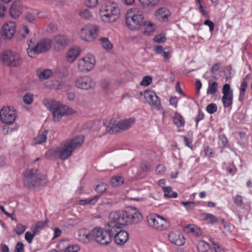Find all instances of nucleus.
I'll return each mask as SVG.
<instances>
[{
  "instance_id": "f257e3e1",
  "label": "nucleus",
  "mask_w": 252,
  "mask_h": 252,
  "mask_svg": "<svg viewBox=\"0 0 252 252\" xmlns=\"http://www.w3.org/2000/svg\"><path fill=\"white\" fill-rule=\"evenodd\" d=\"M109 220L106 225L107 231L112 238L119 230H122V225L138 223L142 220V216L138 209L131 207L126 211L112 212Z\"/></svg>"
},
{
  "instance_id": "f03ea898",
  "label": "nucleus",
  "mask_w": 252,
  "mask_h": 252,
  "mask_svg": "<svg viewBox=\"0 0 252 252\" xmlns=\"http://www.w3.org/2000/svg\"><path fill=\"white\" fill-rule=\"evenodd\" d=\"M44 104L52 112L53 121L59 122L63 116L71 115L76 113L75 110L54 100L45 99Z\"/></svg>"
},
{
  "instance_id": "7ed1b4c3",
  "label": "nucleus",
  "mask_w": 252,
  "mask_h": 252,
  "mask_svg": "<svg viewBox=\"0 0 252 252\" xmlns=\"http://www.w3.org/2000/svg\"><path fill=\"white\" fill-rule=\"evenodd\" d=\"M99 13L101 20L105 23L114 22L120 16L118 4L114 1H108L103 4Z\"/></svg>"
},
{
  "instance_id": "20e7f679",
  "label": "nucleus",
  "mask_w": 252,
  "mask_h": 252,
  "mask_svg": "<svg viewBox=\"0 0 252 252\" xmlns=\"http://www.w3.org/2000/svg\"><path fill=\"white\" fill-rule=\"evenodd\" d=\"M84 142V137L79 135L71 140H66L58 147L59 158L64 160L67 159L75 149L81 147Z\"/></svg>"
},
{
  "instance_id": "39448f33",
  "label": "nucleus",
  "mask_w": 252,
  "mask_h": 252,
  "mask_svg": "<svg viewBox=\"0 0 252 252\" xmlns=\"http://www.w3.org/2000/svg\"><path fill=\"white\" fill-rule=\"evenodd\" d=\"M24 185L30 189H33L46 184V177L36 169L27 170L24 176Z\"/></svg>"
},
{
  "instance_id": "423d86ee",
  "label": "nucleus",
  "mask_w": 252,
  "mask_h": 252,
  "mask_svg": "<svg viewBox=\"0 0 252 252\" xmlns=\"http://www.w3.org/2000/svg\"><path fill=\"white\" fill-rule=\"evenodd\" d=\"M142 11L134 7L127 10L126 15V22L128 28L131 30H138L143 24Z\"/></svg>"
},
{
  "instance_id": "0eeeda50",
  "label": "nucleus",
  "mask_w": 252,
  "mask_h": 252,
  "mask_svg": "<svg viewBox=\"0 0 252 252\" xmlns=\"http://www.w3.org/2000/svg\"><path fill=\"white\" fill-rule=\"evenodd\" d=\"M134 122L135 119L134 118L126 119L116 123H115L114 120L112 119L108 125H106L107 123L104 121L103 127L105 128V131L103 132V135L106 132L113 134L125 131L129 129Z\"/></svg>"
},
{
  "instance_id": "6e6552de",
  "label": "nucleus",
  "mask_w": 252,
  "mask_h": 252,
  "mask_svg": "<svg viewBox=\"0 0 252 252\" xmlns=\"http://www.w3.org/2000/svg\"><path fill=\"white\" fill-rule=\"evenodd\" d=\"M28 43V48L27 51L28 56L30 58H35L38 54L48 51L52 47V40L49 38H44L35 45L32 40Z\"/></svg>"
},
{
  "instance_id": "1a4fd4ad",
  "label": "nucleus",
  "mask_w": 252,
  "mask_h": 252,
  "mask_svg": "<svg viewBox=\"0 0 252 252\" xmlns=\"http://www.w3.org/2000/svg\"><path fill=\"white\" fill-rule=\"evenodd\" d=\"M1 60L4 64L12 67L18 66L23 63V60L18 53L8 50L3 52Z\"/></svg>"
},
{
  "instance_id": "9d476101",
  "label": "nucleus",
  "mask_w": 252,
  "mask_h": 252,
  "mask_svg": "<svg viewBox=\"0 0 252 252\" xmlns=\"http://www.w3.org/2000/svg\"><path fill=\"white\" fill-rule=\"evenodd\" d=\"M147 221L150 226L158 230L166 229L169 225L166 218L156 214L149 215L147 217Z\"/></svg>"
},
{
  "instance_id": "9b49d317",
  "label": "nucleus",
  "mask_w": 252,
  "mask_h": 252,
  "mask_svg": "<svg viewBox=\"0 0 252 252\" xmlns=\"http://www.w3.org/2000/svg\"><path fill=\"white\" fill-rule=\"evenodd\" d=\"M95 63V59L91 54H87L78 62V69L80 72H88L93 69Z\"/></svg>"
},
{
  "instance_id": "f8f14e48",
  "label": "nucleus",
  "mask_w": 252,
  "mask_h": 252,
  "mask_svg": "<svg viewBox=\"0 0 252 252\" xmlns=\"http://www.w3.org/2000/svg\"><path fill=\"white\" fill-rule=\"evenodd\" d=\"M93 239L101 245L110 244L112 241L111 236L105 229L96 227L93 229Z\"/></svg>"
},
{
  "instance_id": "ddd939ff",
  "label": "nucleus",
  "mask_w": 252,
  "mask_h": 252,
  "mask_svg": "<svg viewBox=\"0 0 252 252\" xmlns=\"http://www.w3.org/2000/svg\"><path fill=\"white\" fill-rule=\"evenodd\" d=\"M74 84L78 89L89 90L94 87L95 83L92 77L85 75L77 77L75 80Z\"/></svg>"
},
{
  "instance_id": "4468645a",
  "label": "nucleus",
  "mask_w": 252,
  "mask_h": 252,
  "mask_svg": "<svg viewBox=\"0 0 252 252\" xmlns=\"http://www.w3.org/2000/svg\"><path fill=\"white\" fill-rule=\"evenodd\" d=\"M16 112L13 108L4 107L0 111V119L6 124H12L16 118Z\"/></svg>"
},
{
  "instance_id": "2eb2a0df",
  "label": "nucleus",
  "mask_w": 252,
  "mask_h": 252,
  "mask_svg": "<svg viewBox=\"0 0 252 252\" xmlns=\"http://www.w3.org/2000/svg\"><path fill=\"white\" fill-rule=\"evenodd\" d=\"M147 102L152 107L157 109H160L161 105L159 97L153 91L146 90L143 94Z\"/></svg>"
},
{
  "instance_id": "dca6fc26",
  "label": "nucleus",
  "mask_w": 252,
  "mask_h": 252,
  "mask_svg": "<svg viewBox=\"0 0 252 252\" xmlns=\"http://www.w3.org/2000/svg\"><path fill=\"white\" fill-rule=\"evenodd\" d=\"M52 40L53 47L56 51H61L65 49L69 43L68 38L65 35L58 34L54 36Z\"/></svg>"
},
{
  "instance_id": "f3484780",
  "label": "nucleus",
  "mask_w": 252,
  "mask_h": 252,
  "mask_svg": "<svg viewBox=\"0 0 252 252\" xmlns=\"http://www.w3.org/2000/svg\"><path fill=\"white\" fill-rule=\"evenodd\" d=\"M16 24L13 22L5 23L1 28V34L5 39H11L15 32Z\"/></svg>"
},
{
  "instance_id": "a211bd4d",
  "label": "nucleus",
  "mask_w": 252,
  "mask_h": 252,
  "mask_svg": "<svg viewBox=\"0 0 252 252\" xmlns=\"http://www.w3.org/2000/svg\"><path fill=\"white\" fill-rule=\"evenodd\" d=\"M169 241L179 246L183 245L185 243V239L183 235L179 231L171 232L168 235Z\"/></svg>"
},
{
  "instance_id": "6ab92c4d",
  "label": "nucleus",
  "mask_w": 252,
  "mask_h": 252,
  "mask_svg": "<svg viewBox=\"0 0 252 252\" xmlns=\"http://www.w3.org/2000/svg\"><path fill=\"white\" fill-rule=\"evenodd\" d=\"M170 11L165 7H161L158 9L155 13L156 19L161 22H166L168 17L170 16Z\"/></svg>"
},
{
  "instance_id": "aec40b11",
  "label": "nucleus",
  "mask_w": 252,
  "mask_h": 252,
  "mask_svg": "<svg viewBox=\"0 0 252 252\" xmlns=\"http://www.w3.org/2000/svg\"><path fill=\"white\" fill-rule=\"evenodd\" d=\"M22 4L20 1H15L12 4L10 8V15L14 19L18 18L22 13Z\"/></svg>"
},
{
  "instance_id": "412c9836",
  "label": "nucleus",
  "mask_w": 252,
  "mask_h": 252,
  "mask_svg": "<svg viewBox=\"0 0 252 252\" xmlns=\"http://www.w3.org/2000/svg\"><path fill=\"white\" fill-rule=\"evenodd\" d=\"M78 239L83 243H87L93 239V230L91 232L85 229H80L78 231Z\"/></svg>"
},
{
  "instance_id": "4be33fe9",
  "label": "nucleus",
  "mask_w": 252,
  "mask_h": 252,
  "mask_svg": "<svg viewBox=\"0 0 252 252\" xmlns=\"http://www.w3.org/2000/svg\"><path fill=\"white\" fill-rule=\"evenodd\" d=\"M128 239V234L125 230H119L114 236V241L118 245H123Z\"/></svg>"
},
{
  "instance_id": "5701e85b",
  "label": "nucleus",
  "mask_w": 252,
  "mask_h": 252,
  "mask_svg": "<svg viewBox=\"0 0 252 252\" xmlns=\"http://www.w3.org/2000/svg\"><path fill=\"white\" fill-rule=\"evenodd\" d=\"M80 54L78 48H73L69 50L67 53L66 59L70 63L74 62Z\"/></svg>"
},
{
  "instance_id": "b1692460",
  "label": "nucleus",
  "mask_w": 252,
  "mask_h": 252,
  "mask_svg": "<svg viewBox=\"0 0 252 252\" xmlns=\"http://www.w3.org/2000/svg\"><path fill=\"white\" fill-rule=\"evenodd\" d=\"M47 130H43L39 132L38 135L33 140L34 145L41 144L45 142L47 140Z\"/></svg>"
},
{
  "instance_id": "393cba45",
  "label": "nucleus",
  "mask_w": 252,
  "mask_h": 252,
  "mask_svg": "<svg viewBox=\"0 0 252 252\" xmlns=\"http://www.w3.org/2000/svg\"><path fill=\"white\" fill-rule=\"evenodd\" d=\"M196 5L201 15L205 18H208L209 14L206 10V6L203 0H195Z\"/></svg>"
},
{
  "instance_id": "a878e982",
  "label": "nucleus",
  "mask_w": 252,
  "mask_h": 252,
  "mask_svg": "<svg viewBox=\"0 0 252 252\" xmlns=\"http://www.w3.org/2000/svg\"><path fill=\"white\" fill-rule=\"evenodd\" d=\"M40 12H37L35 10L28 11L25 16V19L30 23L34 24L36 19V15H39Z\"/></svg>"
},
{
  "instance_id": "bb28decb",
  "label": "nucleus",
  "mask_w": 252,
  "mask_h": 252,
  "mask_svg": "<svg viewBox=\"0 0 252 252\" xmlns=\"http://www.w3.org/2000/svg\"><path fill=\"white\" fill-rule=\"evenodd\" d=\"M37 75L40 80L48 79L52 74V71L49 69H38L37 71Z\"/></svg>"
},
{
  "instance_id": "cd10ccee",
  "label": "nucleus",
  "mask_w": 252,
  "mask_h": 252,
  "mask_svg": "<svg viewBox=\"0 0 252 252\" xmlns=\"http://www.w3.org/2000/svg\"><path fill=\"white\" fill-rule=\"evenodd\" d=\"M45 157L48 160H55L59 158L58 148L49 150L45 154Z\"/></svg>"
},
{
  "instance_id": "c85d7f7f",
  "label": "nucleus",
  "mask_w": 252,
  "mask_h": 252,
  "mask_svg": "<svg viewBox=\"0 0 252 252\" xmlns=\"http://www.w3.org/2000/svg\"><path fill=\"white\" fill-rule=\"evenodd\" d=\"M79 33L82 39L86 41L90 42L91 39H90L89 25L82 28Z\"/></svg>"
},
{
  "instance_id": "c756f323",
  "label": "nucleus",
  "mask_w": 252,
  "mask_h": 252,
  "mask_svg": "<svg viewBox=\"0 0 252 252\" xmlns=\"http://www.w3.org/2000/svg\"><path fill=\"white\" fill-rule=\"evenodd\" d=\"M143 28L144 30L143 31V32L147 35L149 34L151 32H153L155 29V25L150 21H146L145 22H143Z\"/></svg>"
},
{
  "instance_id": "7c9ffc66",
  "label": "nucleus",
  "mask_w": 252,
  "mask_h": 252,
  "mask_svg": "<svg viewBox=\"0 0 252 252\" xmlns=\"http://www.w3.org/2000/svg\"><path fill=\"white\" fill-rule=\"evenodd\" d=\"M47 222L48 221L47 220L45 221H38L36 224L32 226L31 230L32 232H34V234H37L46 225H47Z\"/></svg>"
},
{
  "instance_id": "2f4dec72",
  "label": "nucleus",
  "mask_w": 252,
  "mask_h": 252,
  "mask_svg": "<svg viewBox=\"0 0 252 252\" xmlns=\"http://www.w3.org/2000/svg\"><path fill=\"white\" fill-rule=\"evenodd\" d=\"M222 101L224 107H231L233 103V94L223 95Z\"/></svg>"
},
{
  "instance_id": "473e14b6",
  "label": "nucleus",
  "mask_w": 252,
  "mask_h": 252,
  "mask_svg": "<svg viewBox=\"0 0 252 252\" xmlns=\"http://www.w3.org/2000/svg\"><path fill=\"white\" fill-rule=\"evenodd\" d=\"M99 197V195H95L92 197L79 200L78 201V204L82 205L86 204L94 205L97 202Z\"/></svg>"
},
{
  "instance_id": "72a5a7b5",
  "label": "nucleus",
  "mask_w": 252,
  "mask_h": 252,
  "mask_svg": "<svg viewBox=\"0 0 252 252\" xmlns=\"http://www.w3.org/2000/svg\"><path fill=\"white\" fill-rule=\"evenodd\" d=\"M124 183V178L121 176H114L111 178V184L114 187L122 186Z\"/></svg>"
},
{
  "instance_id": "f704fd0d",
  "label": "nucleus",
  "mask_w": 252,
  "mask_h": 252,
  "mask_svg": "<svg viewBox=\"0 0 252 252\" xmlns=\"http://www.w3.org/2000/svg\"><path fill=\"white\" fill-rule=\"evenodd\" d=\"M173 121L175 125L178 127L183 126L185 121L183 117L178 113H175L173 116Z\"/></svg>"
},
{
  "instance_id": "c9c22d12",
  "label": "nucleus",
  "mask_w": 252,
  "mask_h": 252,
  "mask_svg": "<svg viewBox=\"0 0 252 252\" xmlns=\"http://www.w3.org/2000/svg\"><path fill=\"white\" fill-rule=\"evenodd\" d=\"M89 29L90 41H92L97 36L99 28L97 26L92 25L89 26Z\"/></svg>"
},
{
  "instance_id": "e433bc0d",
  "label": "nucleus",
  "mask_w": 252,
  "mask_h": 252,
  "mask_svg": "<svg viewBox=\"0 0 252 252\" xmlns=\"http://www.w3.org/2000/svg\"><path fill=\"white\" fill-rule=\"evenodd\" d=\"M218 85L217 82H209L208 87L207 90V94L208 95H214L218 91Z\"/></svg>"
},
{
  "instance_id": "4c0bfd02",
  "label": "nucleus",
  "mask_w": 252,
  "mask_h": 252,
  "mask_svg": "<svg viewBox=\"0 0 252 252\" xmlns=\"http://www.w3.org/2000/svg\"><path fill=\"white\" fill-rule=\"evenodd\" d=\"M101 45L103 48L106 50L109 51L113 48V45L107 37H101L99 39Z\"/></svg>"
},
{
  "instance_id": "58836bf2",
  "label": "nucleus",
  "mask_w": 252,
  "mask_h": 252,
  "mask_svg": "<svg viewBox=\"0 0 252 252\" xmlns=\"http://www.w3.org/2000/svg\"><path fill=\"white\" fill-rule=\"evenodd\" d=\"M77 14L81 18L84 19H89L92 17V13L87 9L80 10L77 12Z\"/></svg>"
},
{
  "instance_id": "ea45409f",
  "label": "nucleus",
  "mask_w": 252,
  "mask_h": 252,
  "mask_svg": "<svg viewBox=\"0 0 252 252\" xmlns=\"http://www.w3.org/2000/svg\"><path fill=\"white\" fill-rule=\"evenodd\" d=\"M248 87V84L245 82H242L240 88V94L239 96V100L240 101L242 102L245 97V91Z\"/></svg>"
},
{
  "instance_id": "a19ab883",
  "label": "nucleus",
  "mask_w": 252,
  "mask_h": 252,
  "mask_svg": "<svg viewBox=\"0 0 252 252\" xmlns=\"http://www.w3.org/2000/svg\"><path fill=\"white\" fill-rule=\"evenodd\" d=\"M204 220L211 224H214L218 222V219L214 215L209 213L204 214Z\"/></svg>"
},
{
  "instance_id": "79ce46f5",
  "label": "nucleus",
  "mask_w": 252,
  "mask_h": 252,
  "mask_svg": "<svg viewBox=\"0 0 252 252\" xmlns=\"http://www.w3.org/2000/svg\"><path fill=\"white\" fill-rule=\"evenodd\" d=\"M160 0H139V1L144 5L153 6L157 5Z\"/></svg>"
},
{
  "instance_id": "37998d69",
  "label": "nucleus",
  "mask_w": 252,
  "mask_h": 252,
  "mask_svg": "<svg viewBox=\"0 0 252 252\" xmlns=\"http://www.w3.org/2000/svg\"><path fill=\"white\" fill-rule=\"evenodd\" d=\"M26 226L24 225L21 223H19L16 225L15 228V231L18 235H20L24 233L26 229Z\"/></svg>"
},
{
  "instance_id": "c03bdc74",
  "label": "nucleus",
  "mask_w": 252,
  "mask_h": 252,
  "mask_svg": "<svg viewBox=\"0 0 252 252\" xmlns=\"http://www.w3.org/2000/svg\"><path fill=\"white\" fill-rule=\"evenodd\" d=\"M80 248L77 245H72L67 246L64 250V252H78Z\"/></svg>"
},
{
  "instance_id": "a18cd8bd",
  "label": "nucleus",
  "mask_w": 252,
  "mask_h": 252,
  "mask_svg": "<svg viewBox=\"0 0 252 252\" xmlns=\"http://www.w3.org/2000/svg\"><path fill=\"white\" fill-rule=\"evenodd\" d=\"M107 189V185L103 183H100L95 187V190L99 193L104 192Z\"/></svg>"
},
{
  "instance_id": "49530a36",
  "label": "nucleus",
  "mask_w": 252,
  "mask_h": 252,
  "mask_svg": "<svg viewBox=\"0 0 252 252\" xmlns=\"http://www.w3.org/2000/svg\"><path fill=\"white\" fill-rule=\"evenodd\" d=\"M152 82V77L149 76H146L143 78L142 80L140 82V85L144 87L148 86L151 84Z\"/></svg>"
},
{
  "instance_id": "de8ad7c7",
  "label": "nucleus",
  "mask_w": 252,
  "mask_h": 252,
  "mask_svg": "<svg viewBox=\"0 0 252 252\" xmlns=\"http://www.w3.org/2000/svg\"><path fill=\"white\" fill-rule=\"evenodd\" d=\"M206 111L209 114H213L217 111V105L215 103L209 104L206 107Z\"/></svg>"
},
{
  "instance_id": "09e8293b",
  "label": "nucleus",
  "mask_w": 252,
  "mask_h": 252,
  "mask_svg": "<svg viewBox=\"0 0 252 252\" xmlns=\"http://www.w3.org/2000/svg\"><path fill=\"white\" fill-rule=\"evenodd\" d=\"M172 52L169 48H164L161 55L165 61H168L171 57Z\"/></svg>"
},
{
  "instance_id": "8fccbe9b",
  "label": "nucleus",
  "mask_w": 252,
  "mask_h": 252,
  "mask_svg": "<svg viewBox=\"0 0 252 252\" xmlns=\"http://www.w3.org/2000/svg\"><path fill=\"white\" fill-rule=\"evenodd\" d=\"M23 101L26 104H31L33 101V95L31 94H27L23 97Z\"/></svg>"
},
{
  "instance_id": "3c124183",
  "label": "nucleus",
  "mask_w": 252,
  "mask_h": 252,
  "mask_svg": "<svg viewBox=\"0 0 252 252\" xmlns=\"http://www.w3.org/2000/svg\"><path fill=\"white\" fill-rule=\"evenodd\" d=\"M36 234H34V232L31 233L29 231H27L25 233V238L26 241L29 243H31L32 241V240Z\"/></svg>"
},
{
  "instance_id": "603ef678",
  "label": "nucleus",
  "mask_w": 252,
  "mask_h": 252,
  "mask_svg": "<svg viewBox=\"0 0 252 252\" xmlns=\"http://www.w3.org/2000/svg\"><path fill=\"white\" fill-rule=\"evenodd\" d=\"M222 94L223 95L228 94L231 93L233 94L232 90L230 89V85L228 84H225L223 86L222 88Z\"/></svg>"
},
{
  "instance_id": "864d4df0",
  "label": "nucleus",
  "mask_w": 252,
  "mask_h": 252,
  "mask_svg": "<svg viewBox=\"0 0 252 252\" xmlns=\"http://www.w3.org/2000/svg\"><path fill=\"white\" fill-rule=\"evenodd\" d=\"M16 128H12L8 126H5L2 128V132L4 134L7 135L11 133L13 130H16Z\"/></svg>"
},
{
  "instance_id": "5fc2aeb1",
  "label": "nucleus",
  "mask_w": 252,
  "mask_h": 252,
  "mask_svg": "<svg viewBox=\"0 0 252 252\" xmlns=\"http://www.w3.org/2000/svg\"><path fill=\"white\" fill-rule=\"evenodd\" d=\"M196 229H197L196 227L191 224H189L184 228V230L185 232L188 233L194 232Z\"/></svg>"
},
{
  "instance_id": "6e6d98bb",
  "label": "nucleus",
  "mask_w": 252,
  "mask_h": 252,
  "mask_svg": "<svg viewBox=\"0 0 252 252\" xmlns=\"http://www.w3.org/2000/svg\"><path fill=\"white\" fill-rule=\"evenodd\" d=\"M98 4V0H86L85 4L89 7H94Z\"/></svg>"
},
{
  "instance_id": "4d7b16f0",
  "label": "nucleus",
  "mask_w": 252,
  "mask_h": 252,
  "mask_svg": "<svg viewBox=\"0 0 252 252\" xmlns=\"http://www.w3.org/2000/svg\"><path fill=\"white\" fill-rule=\"evenodd\" d=\"M227 139L224 135H220L219 137V143L222 146L225 147L227 144Z\"/></svg>"
},
{
  "instance_id": "13d9d810",
  "label": "nucleus",
  "mask_w": 252,
  "mask_h": 252,
  "mask_svg": "<svg viewBox=\"0 0 252 252\" xmlns=\"http://www.w3.org/2000/svg\"><path fill=\"white\" fill-rule=\"evenodd\" d=\"M154 40L156 42L161 43L165 42L166 38L163 34H158L155 37Z\"/></svg>"
},
{
  "instance_id": "bf43d9fd",
  "label": "nucleus",
  "mask_w": 252,
  "mask_h": 252,
  "mask_svg": "<svg viewBox=\"0 0 252 252\" xmlns=\"http://www.w3.org/2000/svg\"><path fill=\"white\" fill-rule=\"evenodd\" d=\"M181 204L187 209H192L195 207V203L194 202L182 201Z\"/></svg>"
},
{
  "instance_id": "052dcab7",
  "label": "nucleus",
  "mask_w": 252,
  "mask_h": 252,
  "mask_svg": "<svg viewBox=\"0 0 252 252\" xmlns=\"http://www.w3.org/2000/svg\"><path fill=\"white\" fill-rule=\"evenodd\" d=\"M204 24L205 25L208 26L209 27L210 32H212L214 31L215 24L212 21L209 20H206L204 21Z\"/></svg>"
},
{
  "instance_id": "680f3d73",
  "label": "nucleus",
  "mask_w": 252,
  "mask_h": 252,
  "mask_svg": "<svg viewBox=\"0 0 252 252\" xmlns=\"http://www.w3.org/2000/svg\"><path fill=\"white\" fill-rule=\"evenodd\" d=\"M184 139V142L185 145L189 148L192 149V144L191 140L186 136H182Z\"/></svg>"
},
{
  "instance_id": "e2e57ef3",
  "label": "nucleus",
  "mask_w": 252,
  "mask_h": 252,
  "mask_svg": "<svg viewBox=\"0 0 252 252\" xmlns=\"http://www.w3.org/2000/svg\"><path fill=\"white\" fill-rule=\"evenodd\" d=\"M24 252V245L21 242H18L17 243L15 249V252Z\"/></svg>"
},
{
  "instance_id": "0e129e2a",
  "label": "nucleus",
  "mask_w": 252,
  "mask_h": 252,
  "mask_svg": "<svg viewBox=\"0 0 252 252\" xmlns=\"http://www.w3.org/2000/svg\"><path fill=\"white\" fill-rule=\"evenodd\" d=\"M234 200L235 203L239 206H241L243 204L242 197L240 195H237L234 198Z\"/></svg>"
},
{
  "instance_id": "69168bd1",
  "label": "nucleus",
  "mask_w": 252,
  "mask_h": 252,
  "mask_svg": "<svg viewBox=\"0 0 252 252\" xmlns=\"http://www.w3.org/2000/svg\"><path fill=\"white\" fill-rule=\"evenodd\" d=\"M140 167L143 171L149 172L150 171V166L145 162H143L141 164Z\"/></svg>"
},
{
  "instance_id": "338daca9",
  "label": "nucleus",
  "mask_w": 252,
  "mask_h": 252,
  "mask_svg": "<svg viewBox=\"0 0 252 252\" xmlns=\"http://www.w3.org/2000/svg\"><path fill=\"white\" fill-rule=\"evenodd\" d=\"M163 190L164 192V196L165 197L169 198L170 193L172 191V188L170 187H163Z\"/></svg>"
},
{
  "instance_id": "774afa93",
  "label": "nucleus",
  "mask_w": 252,
  "mask_h": 252,
  "mask_svg": "<svg viewBox=\"0 0 252 252\" xmlns=\"http://www.w3.org/2000/svg\"><path fill=\"white\" fill-rule=\"evenodd\" d=\"M212 244L216 252H224V251L222 249L220 248L219 245L217 243L212 241Z\"/></svg>"
}]
</instances>
